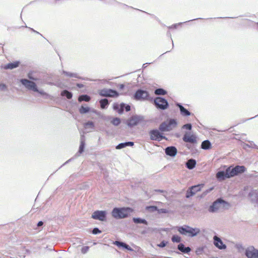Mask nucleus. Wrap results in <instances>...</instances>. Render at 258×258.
Returning <instances> with one entry per match:
<instances>
[{
	"label": "nucleus",
	"instance_id": "nucleus-1",
	"mask_svg": "<svg viewBox=\"0 0 258 258\" xmlns=\"http://www.w3.org/2000/svg\"><path fill=\"white\" fill-rule=\"evenodd\" d=\"M20 82L27 89L39 93L45 99L50 98L51 96L50 95L45 92L43 90H39L38 89L36 84L34 81L29 80L27 79H21Z\"/></svg>",
	"mask_w": 258,
	"mask_h": 258
},
{
	"label": "nucleus",
	"instance_id": "nucleus-2",
	"mask_svg": "<svg viewBox=\"0 0 258 258\" xmlns=\"http://www.w3.org/2000/svg\"><path fill=\"white\" fill-rule=\"evenodd\" d=\"M176 228L180 234L189 237H196L201 232L200 228L197 227L193 228L187 225L177 226Z\"/></svg>",
	"mask_w": 258,
	"mask_h": 258
},
{
	"label": "nucleus",
	"instance_id": "nucleus-3",
	"mask_svg": "<svg viewBox=\"0 0 258 258\" xmlns=\"http://www.w3.org/2000/svg\"><path fill=\"white\" fill-rule=\"evenodd\" d=\"M133 211L134 210L130 207H115L113 209L111 215L116 219H121L127 218Z\"/></svg>",
	"mask_w": 258,
	"mask_h": 258
},
{
	"label": "nucleus",
	"instance_id": "nucleus-4",
	"mask_svg": "<svg viewBox=\"0 0 258 258\" xmlns=\"http://www.w3.org/2000/svg\"><path fill=\"white\" fill-rule=\"evenodd\" d=\"M177 125L176 119L169 118L167 121L162 122L159 126V130L162 132H170Z\"/></svg>",
	"mask_w": 258,
	"mask_h": 258
},
{
	"label": "nucleus",
	"instance_id": "nucleus-5",
	"mask_svg": "<svg viewBox=\"0 0 258 258\" xmlns=\"http://www.w3.org/2000/svg\"><path fill=\"white\" fill-rule=\"evenodd\" d=\"M133 98L137 101H152L153 100V98L150 96L147 91L141 89H139L136 91Z\"/></svg>",
	"mask_w": 258,
	"mask_h": 258
},
{
	"label": "nucleus",
	"instance_id": "nucleus-6",
	"mask_svg": "<svg viewBox=\"0 0 258 258\" xmlns=\"http://www.w3.org/2000/svg\"><path fill=\"white\" fill-rule=\"evenodd\" d=\"M246 170L244 166L236 165L235 167L230 166L227 167V171L229 172L230 178L233 177L239 174L244 173Z\"/></svg>",
	"mask_w": 258,
	"mask_h": 258
},
{
	"label": "nucleus",
	"instance_id": "nucleus-7",
	"mask_svg": "<svg viewBox=\"0 0 258 258\" xmlns=\"http://www.w3.org/2000/svg\"><path fill=\"white\" fill-rule=\"evenodd\" d=\"M153 100L154 105L158 109L164 110L169 107L168 101L163 97L158 96Z\"/></svg>",
	"mask_w": 258,
	"mask_h": 258
},
{
	"label": "nucleus",
	"instance_id": "nucleus-8",
	"mask_svg": "<svg viewBox=\"0 0 258 258\" xmlns=\"http://www.w3.org/2000/svg\"><path fill=\"white\" fill-rule=\"evenodd\" d=\"M160 132L161 131L157 129H153L150 130L149 132L150 139L152 141H156L158 142H160L163 139L167 140V138L164 136Z\"/></svg>",
	"mask_w": 258,
	"mask_h": 258
},
{
	"label": "nucleus",
	"instance_id": "nucleus-9",
	"mask_svg": "<svg viewBox=\"0 0 258 258\" xmlns=\"http://www.w3.org/2000/svg\"><path fill=\"white\" fill-rule=\"evenodd\" d=\"M144 116L141 115H133L126 121V124L130 127L137 125L140 122L144 121Z\"/></svg>",
	"mask_w": 258,
	"mask_h": 258
},
{
	"label": "nucleus",
	"instance_id": "nucleus-10",
	"mask_svg": "<svg viewBox=\"0 0 258 258\" xmlns=\"http://www.w3.org/2000/svg\"><path fill=\"white\" fill-rule=\"evenodd\" d=\"M221 204L228 205V203L223 200L222 198H218L214 201L209 207L208 211L210 213H215L220 208V205Z\"/></svg>",
	"mask_w": 258,
	"mask_h": 258
},
{
	"label": "nucleus",
	"instance_id": "nucleus-11",
	"mask_svg": "<svg viewBox=\"0 0 258 258\" xmlns=\"http://www.w3.org/2000/svg\"><path fill=\"white\" fill-rule=\"evenodd\" d=\"M107 212L104 210H97L94 211L91 218L94 220H98L100 221H105L107 219Z\"/></svg>",
	"mask_w": 258,
	"mask_h": 258
},
{
	"label": "nucleus",
	"instance_id": "nucleus-12",
	"mask_svg": "<svg viewBox=\"0 0 258 258\" xmlns=\"http://www.w3.org/2000/svg\"><path fill=\"white\" fill-rule=\"evenodd\" d=\"M204 186L203 184L193 185L188 188L186 192L185 197L188 199L194 196L197 192L200 191Z\"/></svg>",
	"mask_w": 258,
	"mask_h": 258
},
{
	"label": "nucleus",
	"instance_id": "nucleus-13",
	"mask_svg": "<svg viewBox=\"0 0 258 258\" xmlns=\"http://www.w3.org/2000/svg\"><path fill=\"white\" fill-rule=\"evenodd\" d=\"M99 95L104 97H117L119 96L118 92L112 89H103L99 92Z\"/></svg>",
	"mask_w": 258,
	"mask_h": 258
},
{
	"label": "nucleus",
	"instance_id": "nucleus-14",
	"mask_svg": "<svg viewBox=\"0 0 258 258\" xmlns=\"http://www.w3.org/2000/svg\"><path fill=\"white\" fill-rule=\"evenodd\" d=\"M113 107L114 110L117 111L119 114H122L124 110H125L126 112H128L131 109V106L124 103H121L119 105L114 103Z\"/></svg>",
	"mask_w": 258,
	"mask_h": 258
},
{
	"label": "nucleus",
	"instance_id": "nucleus-15",
	"mask_svg": "<svg viewBox=\"0 0 258 258\" xmlns=\"http://www.w3.org/2000/svg\"><path fill=\"white\" fill-rule=\"evenodd\" d=\"M216 177L219 181H223L227 178H230L229 172L227 171V168L225 171L220 170L218 171L216 174Z\"/></svg>",
	"mask_w": 258,
	"mask_h": 258
},
{
	"label": "nucleus",
	"instance_id": "nucleus-16",
	"mask_svg": "<svg viewBox=\"0 0 258 258\" xmlns=\"http://www.w3.org/2000/svg\"><path fill=\"white\" fill-rule=\"evenodd\" d=\"M245 255L247 258H258V249L252 246L245 250Z\"/></svg>",
	"mask_w": 258,
	"mask_h": 258
},
{
	"label": "nucleus",
	"instance_id": "nucleus-17",
	"mask_svg": "<svg viewBox=\"0 0 258 258\" xmlns=\"http://www.w3.org/2000/svg\"><path fill=\"white\" fill-rule=\"evenodd\" d=\"M213 240L214 244L216 247L220 249H225L226 248V245L223 243L222 240L217 236H214Z\"/></svg>",
	"mask_w": 258,
	"mask_h": 258
},
{
	"label": "nucleus",
	"instance_id": "nucleus-18",
	"mask_svg": "<svg viewBox=\"0 0 258 258\" xmlns=\"http://www.w3.org/2000/svg\"><path fill=\"white\" fill-rule=\"evenodd\" d=\"M164 150L166 155L171 157H175L177 153V150L175 146L167 147Z\"/></svg>",
	"mask_w": 258,
	"mask_h": 258
},
{
	"label": "nucleus",
	"instance_id": "nucleus-19",
	"mask_svg": "<svg viewBox=\"0 0 258 258\" xmlns=\"http://www.w3.org/2000/svg\"><path fill=\"white\" fill-rule=\"evenodd\" d=\"M175 105L179 108L180 113L182 116H188L191 115V112L184 107L180 103L176 102Z\"/></svg>",
	"mask_w": 258,
	"mask_h": 258
},
{
	"label": "nucleus",
	"instance_id": "nucleus-20",
	"mask_svg": "<svg viewBox=\"0 0 258 258\" xmlns=\"http://www.w3.org/2000/svg\"><path fill=\"white\" fill-rule=\"evenodd\" d=\"M182 140L184 142L186 143H197V140L196 137L195 135H191L190 136H188L187 135V133H185L183 138Z\"/></svg>",
	"mask_w": 258,
	"mask_h": 258
},
{
	"label": "nucleus",
	"instance_id": "nucleus-21",
	"mask_svg": "<svg viewBox=\"0 0 258 258\" xmlns=\"http://www.w3.org/2000/svg\"><path fill=\"white\" fill-rule=\"evenodd\" d=\"M20 64V61H16L13 62H10L4 66L5 70H12L18 68Z\"/></svg>",
	"mask_w": 258,
	"mask_h": 258
},
{
	"label": "nucleus",
	"instance_id": "nucleus-22",
	"mask_svg": "<svg viewBox=\"0 0 258 258\" xmlns=\"http://www.w3.org/2000/svg\"><path fill=\"white\" fill-rule=\"evenodd\" d=\"M177 249L183 253H189L191 249L189 246H185L184 244L182 243H180L177 246Z\"/></svg>",
	"mask_w": 258,
	"mask_h": 258
},
{
	"label": "nucleus",
	"instance_id": "nucleus-23",
	"mask_svg": "<svg viewBox=\"0 0 258 258\" xmlns=\"http://www.w3.org/2000/svg\"><path fill=\"white\" fill-rule=\"evenodd\" d=\"M134 145V143L132 141L125 142L118 144L115 147L117 150H120L125 148L126 147L130 146L132 147Z\"/></svg>",
	"mask_w": 258,
	"mask_h": 258
},
{
	"label": "nucleus",
	"instance_id": "nucleus-24",
	"mask_svg": "<svg viewBox=\"0 0 258 258\" xmlns=\"http://www.w3.org/2000/svg\"><path fill=\"white\" fill-rule=\"evenodd\" d=\"M196 160L194 159L191 158L188 160L186 162L185 166L187 169L192 170L196 167Z\"/></svg>",
	"mask_w": 258,
	"mask_h": 258
},
{
	"label": "nucleus",
	"instance_id": "nucleus-25",
	"mask_svg": "<svg viewBox=\"0 0 258 258\" xmlns=\"http://www.w3.org/2000/svg\"><path fill=\"white\" fill-rule=\"evenodd\" d=\"M62 74H64V75L69 77L76 78L81 80H85L83 78L79 76L77 73H71L66 71H62Z\"/></svg>",
	"mask_w": 258,
	"mask_h": 258
},
{
	"label": "nucleus",
	"instance_id": "nucleus-26",
	"mask_svg": "<svg viewBox=\"0 0 258 258\" xmlns=\"http://www.w3.org/2000/svg\"><path fill=\"white\" fill-rule=\"evenodd\" d=\"M133 221L135 224H143L146 225L148 224V222L146 219L140 217H134Z\"/></svg>",
	"mask_w": 258,
	"mask_h": 258
},
{
	"label": "nucleus",
	"instance_id": "nucleus-27",
	"mask_svg": "<svg viewBox=\"0 0 258 258\" xmlns=\"http://www.w3.org/2000/svg\"><path fill=\"white\" fill-rule=\"evenodd\" d=\"M201 147L204 150H209L212 148V144L209 140H205L202 142Z\"/></svg>",
	"mask_w": 258,
	"mask_h": 258
},
{
	"label": "nucleus",
	"instance_id": "nucleus-28",
	"mask_svg": "<svg viewBox=\"0 0 258 258\" xmlns=\"http://www.w3.org/2000/svg\"><path fill=\"white\" fill-rule=\"evenodd\" d=\"M100 107L102 109H106L108 107L109 102L107 99L104 98L102 99L99 101Z\"/></svg>",
	"mask_w": 258,
	"mask_h": 258
},
{
	"label": "nucleus",
	"instance_id": "nucleus-29",
	"mask_svg": "<svg viewBox=\"0 0 258 258\" xmlns=\"http://www.w3.org/2000/svg\"><path fill=\"white\" fill-rule=\"evenodd\" d=\"M60 95L62 97H66L68 99H71L73 97L72 92L67 90H62L60 93Z\"/></svg>",
	"mask_w": 258,
	"mask_h": 258
},
{
	"label": "nucleus",
	"instance_id": "nucleus-30",
	"mask_svg": "<svg viewBox=\"0 0 258 258\" xmlns=\"http://www.w3.org/2000/svg\"><path fill=\"white\" fill-rule=\"evenodd\" d=\"M91 97L87 94H82L79 96L78 101L81 102L82 101L89 102L91 100Z\"/></svg>",
	"mask_w": 258,
	"mask_h": 258
},
{
	"label": "nucleus",
	"instance_id": "nucleus-31",
	"mask_svg": "<svg viewBox=\"0 0 258 258\" xmlns=\"http://www.w3.org/2000/svg\"><path fill=\"white\" fill-rule=\"evenodd\" d=\"M84 137V136L83 135L81 136V143L78 151V153H79L80 154H82L83 152H84L85 149V142L84 140L83 139Z\"/></svg>",
	"mask_w": 258,
	"mask_h": 258
},
{
	"label": "nucleus",
	"instance_id": "nucleus-32",
	"mask_svg": "<svg viewBox=\"0 0 258 258\" xmlns=\"http://www.w3.org/2000/svg\"><path fill=\"white\" fill-rule=\"evenodd\" d=\"M154 93L157 95H165L167 94V91L161 88L156 89Z\"/></svg>",
	"mask_w": 258,
	"mask_h": 258
},
{
	"label": "nucleus",
	"instance_id": "nucleus-33",
	"mask_svg": "<svg viewBox=\"0 0 258 258\" xmlns=\"http://www.w3.org/2000/svg\"><path fill=\"white\" fill-rule=\"evenodd\" d=\"M198 19H202V18H196V19H192V20H189V21H188V22L191 21H195V20H198ZM186 22H187V21L184 22H183V23L181 22V23H178L177 24H173L171 26H170L168 27V28L169 29H176L178 26L181 25L183 23H186Z\"/></svg>",
	"mask_w": 258,
	"mask_h": 258
},
{
	"label": "nucleus",
	"instance_id": "nucleus-34",
	"mask_svg": "<svg viewBox=\"0 0 258 258\" xmlns=\"http://www.w3.org/2000/svg\"><path fill=\"white\" fill-rule=\"evenodd\" d=\"M90 110V108L89 107H84L82 105L81 107L79 108V112L81 114H86L88 113Z\"/></svg>",
	"mask_w": 258,
	"mask_h": 258
},
{
	"label": "nucleus",
	"instance_id": "nucleus-35",
	"mask_svg": "<svg viewBox=\"0 0 258 258\" xmlns=\"http://www.w3.org/2000/svg\"><path fill=\"white\" fill-rule=\"evenodd\" d=\"M171 240L173 242L180 243L181 241V238L180 236L174 234L171 237Z\"/></svg>",
	"mask_w": 258,
	"mask_h": 258
},
{
	"label": "nucleus",
	"instance_id": "nucleus-36",
	"mask_svg": "<svg viewBox=\"0 0 258 258\" xmlns=\"http://www.w3.org/2000/svg\"><path fill=\"white\" fill-rule=\"evenodd\" d=\"M146 209L150 212H154L157 211L158 207L156 206H148L146 207Z\"/></svg>",
	"mask_w": 258,
	"mask_h": 258
},
{
	"label": "nucleus",
	"instance_id": "nucleus-37",
	"mask_svg": "<svg viewBox=\"0 0 258 258\" xmlns=\"http://www.w3.org/2000/svg\"><path fill=\"white\" fill-rule=\"evenodd\" d=\"M120 122V119L118 117H114L111 121V123L115 126H118Z\"/></svg>",
	"mask_w": 258,
	"mask_h": 258
},
{
	"label": "nucleus",
	"instance_id": "nucleus-38",
	"mask_svg": "<svg viewBox=\"0 0 258 258\" xmlns=\"http://www.w3.org/2000/svg\"><path fill=\"white\" fill-rule=\"evenodd\" d=\"M27 77L30 80L32 81H36L38 80V79L37 78H35L33 76L32 72H29L27 74Z\"/></svg>",
	"mask_w": 258,
	"mask_h": 258
},
{
	"label": "nucleus",
	"instance_id": "nucleus-39",
	"mask_svg": "<svg viewBox=\"0 0 258 258\" xmlns=\"http://www.w3.org/2000/svg\"><path fill=\"white\" fill-rule=\"evenodd\" d=\"M182 128L190 131L192 128V125L190 123H186L182 125Z\"/></svg>",
	"mask_w": 258,
	"mask_h": 258
},
{
	"label": "nucleus",
	"instance_id": "nucleus-40",
	"mask_svg": "<svg viewBox=\"0 0 258 258\" xmlns=\"http://www.w3.org/2000/svg\"><path fill=\"white\" fill-rule=\"evenodd\" d=\"M88 126H89L92 128H94V123L92 121H88V122H86L84 124V126L85 127H87Z\"/></svg>",
	"mask_w": 258,
	"mask_h": 258
},
{
	"label": "nucleus",
	"instance_id": "nucleus-41",
	"mask_svg": "<svg viewBox=\"0 0 258 258\" xmlns=\"http://www.w3.org/2000/svg\"><path fill=\"white\" fill-rule=\"evenodd\" d=\"M204 247H199L196 249V253L197 255H200L202 254L204 251Z\"/></svg>",
	"mask_w": 258,
	"mask_h": 258
},
{
	"label": "nucleus",
	"instance_id": "nucleus-42",
	"mask_svg": "<svg viewBox=\"0 0 258 258\" xmlns=\"http://www.w3.org/2000/svg\"><path fill=\"white\" fill-rule=\"evenodd\" d=\"M92 233L94 235H97L98 234L101 233V231L98 228L95 227L93 229Z\"/></svg>",
	"mask_w": 258,
	"mask_h": 258
},
{
	"label": "nucleus",
	"instance_id": "nucleus-43",
	"mask_svg": "<svg viewBox=\"0 0 258 258\" xmlns=\"http://www.w3.org/2000/svg\"><path fill=\"white\" fill-rule=\"evenodd\" d=\"M124 243V242H123L119 241H115L113 242L114 244H115V245H116L118 247H122V248L123 247Z\"/></svg>",
	"mask_w": 258,
	"mask_h": 258
},
{
	"label": "nucleus",
	"instance_id": "nucleus-44",
	"mask_svg": "<svg viewBox=\"0 0 258 258\" xmlns=\"http://www.w3.org/2000/svg\"><path fill=\"white\" fill-rule=\"evenodd\" d=\"M168 243V241H166L165 240L162 241L159 244L157 245V246L159 247H164L166 246L167 244Z\"/></svg>",
	"mask_w": 258,
	"mask_h": 258
},
{
	"label": "nucleus",
	"instance_id": "nucleus-45",
	"mask_svg": "<svg viewBox=\"0 0 258 258\" xmlns=\"http://www.w3.org/2000/svg\"><path fill=\"white\" fill-rule=\"evenodd\" d=\"M89 249V247L88 246H83L81 248V252L83 254L86 253Z\"/></svg>",
	"mask_w": 258,
	"mask_h": 258
},
{
	"label": "nucleus",
	"instance_id": "nucleus-46",
	"mask_svg": "<svg viewBox=\"0 0 258 258\" xmlns=\"http://www.w3.org/2000/svg\"><path fill=\"white\" fill-rule=\"evenodd\" d=\"M253 196H254L255 198L258 197V191L255 190L254 191H251L248 193V197H252Z\"/></svg>",
	"mask_w": 258,
	"mask_h": 258
},
{
	"label": "nucleus",
	"instance_id": "nucleus-47",
	"mask_svg": "<svg viewBox=\"0 0 258 258\" xmlns=\"http://www.w3.org/2000/svg\"><path fill=\"white\" fill-rule=\"evenodd\" d=\"M157 212L159 214H166L168 212V211L166 209H158L157 210Z\"/></svg>",
	"mask_w": 258,
	"mask_h": 258
},
{
	"label": "nucleus",
	"instance_id": "nucleus-48",
	"mask_svg": "<svg viewBox=\"0 0 258 258\" xmlns=\"http://www.w3.org/2000/svg\"><path fill=\"white\" fill-rule=\"evenodd\" d=\"M0 90L5 91L7 90V86L5 84L0 83Z\"/></svg>",
	"mask_w": 258,
	"mask_h": 258
},
{
	"label": "nucleus",
	"instance_id": "nucleus-49",
	"mask_svg": "<svg viewBox=\"0 0 258 258\" xmlns=\"http://www.w3.org/2000/svg\"><path fill=\"white\" fill-rule=\"evenodd\" d=\"M122 248L125 249L130 250V251H133V249L130 246H129L128 244H127L125 243H124Z\"/></svg>",
	"mask_w": 258,
	"mask_h": 258
},
{
	"label": "nucleus",
	"instance_id": "nucleus-50",
	"mask_svg": "<svg viewBox=\"0 0 258 258\" xmlns=\"http://www.w3.org/2000/svg\"><path fill=\"white\" fill-rule=\"evenodd\" d=\"M117 87L119 90H122L124 88L125 86L124 84H121L117 85Z\"/></svg>",
	"mask_w": 258,
	"mask_h": 258
},
{
	"label": "nucleus",
	"instance_id": "nucleus-51",
	"mask_svg": "<svg viewBox=\"0 0 258 258\" xmlns=\"http://www.w3.org/2000/svg\"><path fill=\"white\" fill-rule=\"evenodd\" d=\"M167 35L168 36L170 37V38H171V40H172V48H173V46H174V44H173V40H172V38H171V33H170V31H168V32H167Z\"/></svg>",
	"mask_w": 258,
	"mask_h": 258
},
{
	"label": "nucleus",
	"instance_id": "nucleus-52",
	"mask_svg": "<svg viewBox=\"0 0 258 258\" xmlns=\"http://www.w3.org/2000/svg\"><path fill=\"white\" fill-rule=\"evenodd\" d=\"M73 159V158H70L69 160H68V161H67L65 163H64L59 168H61L62 166H63V165L68 164V163H69L70 162H71V161Z\"/></svg>",
	"mask_w": 258,
	"mask_h": 258
},
{
	"label": "nucleus",
	"instance_id": "nucleus-53",
	"mask_svg": "<svg viewBox=\"0 0 258 258\" xmlns=\"http://www.w3.org/2000/svg\"><path fill=\"white\" fill-rule=\"evenodd\" d=\"M76 86L79 88H83L84 87V85L83 84H80V83H77L76 84Z\"/></svg>",
	"mask_w": 258,
	"mask_h": 258
},
{
	"label": "nucleus",
	"instance_id": "nucleus-54",
	"mask_svg": "<svg viewBox=\"0 0 258 258\" xmlns=\"http://www.w3.org/2000/svg\"><path fill=\"white\" fill-rule=\"evenodd\" d=\"M43 225V222L42 221H40L37 223V226L38 227L42 226Z\"/></svg>",
	"mask_w": 258,
	"mask_h": 258
},
{
	"label": "nucleus",
	"instance_id": "nucleus-55",
	"mask_svg": "<svg viewBox=\"0 0 258 258\" xmlns=\"http://www.w3.org/2000/svg\"><path fill=\"white\" fill-rule=\"evenodd\" d=\"M155 191H157V192H160V193H163V192H164V190H161V189H156Z\"/></svg>",
	"mask_w": 258,
	"mask_h": 258
},
{
	"label": "nucleus",
	"instance_id": "nucleus-56",
	"mask_svg": "<svg viewBox=\"0 0 258 258\" xmlns=\"http://www.w3.org/2000/svg\"><path fill=\"white\" fill-rule=\"evenodd\" d=\"M252 145H253L254 146V147H256V146L252 142H251L250 143V145H246V146H247L248 147H251V146H252Z\"/></svg>",
	"mask_w": 258,
	"mask_h": 258
},
{
	"label": "nucleus",
	"instance_id": "nucleus-57",
	"mask_svg": "<svg viewBox=\"0 0 258 258\" xmlns=\"http://www.w3.org/2000/svg\"><path fill=\"white\" fill-rule=\"evenodd\" d=\"M150 63H145L143 64V67L144 68H145L147 66L148 64H150Z\"/></svg>",
	"mask_w": 258,
	"mask_h": 258
},
{
	"label": "nucleus",
	"instance_id": "nucleus-58",
	"mask_svg": "<svg viewBox=\"0 0 258 258\" xmlns=\"http://www.w3.org/2000/svg\"><path fill=\"white\" fill-rule=\"evenodd\" d=\"M257 116H258V114H257V115H255V116H254V117H250V118H248V119H247L246 120H251V119H253V118L256 117H257Z\"/></svg>",
	"mask_w": 258,
	"mask_h": 258
},
{
	"label": "nucleus",
	"instance_id": "nucleus-59",
	"mask_svg": "<svg viewBox=\"0 0 258 258\" xmlns=\"http://www.w3.org/2000/svg\"><path fill=\"white\" fill-rule=\"evenodd\" d=\"M219 19H225V18H234L233 17H219Z\"/></svg>",
	"mask_w": 258,
	"mask_h": 258
},
{
	"label": "nucleus",
	"instance_id": "nucleus-60",
	"mask_svg": "<svg viewBox=\"0 0 258 258\" xmlns=\"http://www.w3.org/2000/svg\"><path fill=\"white\" fill-rule=\"evenodd\" d=\"M34 32L36 33V34H39L40 35L42 36V35L41 33H40L39 32H37V31H36V32Z\"/></svg>",
	"mask_w": 258,
	"mask_h": 258
},
{
	"label": "nucleus",
	"instance_id": "nucleus-61",
	"mask_svg": "<svg viewBox=\"0 0 258 258\" xmlns=\"http://www.w3.org/2000/svg\"><path fill=\"white\" fill-rule=\"evenodd\" d=\"M55 85L58 87H60V84L59 83L56 84Z\"/></svg>",
	"mask_w": 258,
	"mask_h": 258
},
{
	"label": "nucleus",
	"instance_id": "nucleus-62",
	"mask_svg": "<svg viewBox=\"0 0 258 258\" xmlns=\"http://www.w3.org/2000/svg\"><path fill=\"white\" fill-rule=\"evenodd\" d=\"M29 29L33 32H36V30H35L34 29H33V28H29Z\"/></svg>",
	"mask_w": 258,
	"mask_h": 258
},
{
	"label": "nucleus",
	"instance_id": "nucleus-63",
	"mask_svg": "<svg viewBox=\"0 0 258 258\" xmlns=\"http://www.w3.org/2000/svg\"><path fill=\"white\" fill-rule=\"evenodd\" d=\"M176 253H179V252H178V251H176Z\"/></svg>",
	"mask_w": 258,
	"mask_h": 258
},
{
	"label": "nucleus",
	"instance_id": "nucleus-64",
	"mask_svg": "<svg viewBox=\"0 0 258 258\" xmlns=\"http://www.w3.org/2000/svg\"><path fill=\"white\" fill-rule=\"evenodd\" d=\"M44 38V39H46V38L45 37H44L43 36H42Z\"/></svg>",
	"mask_w": 258,
	"mask_h": 258
}]
</instances>
